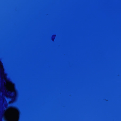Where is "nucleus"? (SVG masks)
<instances>
[{
    "label": "nucleus",
    "instance_id": "f03ea898",
    "mask_svg": "<svg viewBox=\"0 0 121 121\" xmlns=\"http://www.w3.org/2000/svg\"><path fill=\"white\" fill-rule=\"evenodd\" d=\"M0 69L1 71L2 77L6 82L5 86L6 91L8 92H13L15 93L14 84L11 82L6 79V75L3 73V68L2 64L1 62L0 63Z\"/></svg>",
    "mask_w": 121,
    "mask_h": 121
},
{
    "label": "nucleus",
    "instance_id": "f257e3e1",
    "mask_svg": "<svg viewBox=\"0 0 121 121\" xmlns=\"http://www.w3.org/2000/svg\"><path fill=\"white\" fill-rule=\"evenodd\" d=\"M18 115L19 112L17 110L12 108L5 112L4 117L7 121H17Z\"/></svg>",
    "mask_w": 121,
    "mask_h": 121
}]
</instances>
